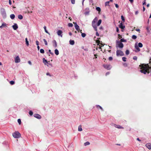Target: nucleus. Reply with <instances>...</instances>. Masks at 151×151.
<instances>
[{"instance_id": "obj_43", "label": "nucleus", "mask_w": 151, "mask_h": 151, "mask_svg": "<svg viewBox=\"0 0 151 151\" xmlns=\"http://www.w3.org/2000/svg\"><path fill=\"white\" fill-rule=\"evenodd\" d=\"M33 112L32 111H30L29 112V114L30 116H32L33 115Z\"/></svg>"}, {"instance_id": "obj_37", "label": "nucleus", "mask_w": 151, "mask_h": 151, "mask_svg": "<svg viewBox=\"0 0 151 151\" xmlns=\"http://www.w3.org/2000/svg\"><path fill=\"white\" fill-rule=\"evenodd\" d=\"M68 26L69 27H72L73 26V24L71 23H69L68 24Z\"/></svg>"}, {"instance_id": "obj_24", "label": "nucleus", "mask_w": 151, "mask_h": 151, "mask_svg": "<svg viewBox=\"0 0 151 151\" xmlns=\"http://www.w3.org/2000/svg\"><path fill=\"white\" fill-rule=\"evenodd\" d=\"M18 18L19 19L21 20L23 19V17L22 15L21 14H19L18 16Z\"/></svg>"}, {"instance_id": "obj_62", "label": "nucleus", "mask_w": 151, "mask_h": 151, "mask_svg": "<svg viewBox=\"0 0 151 151\" xmlns=\"http://www.w3.org/2000/svg\"><path fill=\"white\" fill-rule=\"evenodd\" d=\"M129 1L131 2V3H132L133 2V0H129Z\"/></svg>"}, {"instance_id": "obj_53", "label": "nucleus", "mask_w": 151, "mask_h": 151, "mask_svg": "<svg viewBox=\"0 0 151 151\" xmlns=\"http://www.w3.org/2000/svg\"><path fill=\"white\" fill-rule=\"evenodd\" d=\"M116 31L117 33H119V30L118 28L117 27H116Z\"/></svg>"}, {"instance_id": "obj_31", "label": "nucleus", "mask_w": 151, "mask_h": 151, "mask_svg": "<svg viewBox=\"0 0 151 151\" xmlns=\"http://www.w3.org/2000/svg\"><path fill=\"white\" fill-rule=\"evenodd\" d=\"M96 10L97 11L99 12H100L101 11V8L100 7H97L96 8Z\"/></svg>"}, {"instance_id": "obj_40", "label": "nucleus", "mask_w": 151, "mask_h": 151, "mask_svg": "<svg viewBox=\"0 0 151 151\" xmlns=\"http://www.w3.org/2000/svg\"><path fill=\"white\" fill-rule=\"evenodd\" d=\"M121 18L123 22H125V19H124V17H123V15L121 16Z\"/></svg>"}, {"instance_id": "obj_9", "label": "nucleus", "mask_w": 151, "mask_h": 151, "mask_svg": "<svg viewBox=\"0 0 151 151\" xmlns=\"http://www.w3.org/2000/svg\"><path fill=\"white\" fill-rule=\"evenodd\" d=\"M119 28H121L122 29V31L123 32V29H124V28H125V26L123 24V23H121L119 25Z\"/></svg>"}, {"instance_id": "obj_21", "label": "nucleus", "mask_w": 151, "mask_h": 151, "mask_svg": "<svg viewBox=\"0 0 151 151\" xmlns=\"http://www.w3.org/2000/svg\"><path fill=\"white\" fill-rule=\"evenodd\" d=\"M55 53L57 55H59V52L58 49H55Z\"/></svg>"}, {"instance_id": "obj_16", "label": "nucleus", "mask_w": 151, "mask_h": 151, "mask_svg": "<svg viewBox=\"0 0 151 151\" xmlns=\"http://www.w3.org/2000/svg\"><path fill=\"white\" fill-rule=\"evenodd\" d=\"M145 146L149 150L151 149V144L150 143H147Z\"/></svg>"}, {"instance_id": "obj_45", "label": "nucleus", "mask_w": 151, "mask_h": 151, "mask_svg": "<svg viewBox=\"0 0 151 151\" xmlns=\"http://www.w3.org/2000/svg\"><path fill=\"white\" fill-rule=\"evenodd\" d=\"M122 60L123 61L125 62L126 61V58L125 57H123L122 58Z\"/></svg>"}, {"instance_id": "obj_56", "label": "nucleus", "mask_w": 151, "mask_h": 151, "mask_svg": "<svg viewBox=\"0 0 151 151\" xmlns=\"http://www.w3.org/2000/svg\"><path fill=\"white\" fill-rule=\"evenodd\" d=\"M146 0H145L144 1V2L143 3V5H146Z\"/></svg>"}, {"instance_id": "obj_12", "label": "nucleus", "mask_w": 151, "mask_h": 151, "mask_svg": "<svg viewBox=\"0 0 151 151\" xmlns=\"http://www.w3.org/2000/svg\"><path fill=\"white\" fill-rule=\"evenodd\" d=\"M57 34L58 36H60L61 37H62V32L61 30H59L57 31Z\"/></svg>"}, {"instance_id": "obj_32", "label": "nucleus", "mask_w": 151, "mask_h": 151, "mask_svg": "<svg viewBox=\"0 0 151 151\" xmlns=\"http://www.w3.org/2000/svg\"><path fill=\"white\" fill-rule=\"evenodd\" d=\"M90 142H89L87 141L84 143V145L85 146H86L90 145Z\"/></svg>"}, {"instance_id": "obj_3", "label": "nucleus", "mask_w": 151, "mask_h": 151, "mask_svg": "<svg viewBox=\"0 0 151 151\" xmlns=\"http://www.w3.org/2000/svg\"><path fill=\"white\" fill-rule=\"evenodd\" d=\"M116 47L117 48H119L120 49L124 47L123 44L119 40H116Z\"/></svg>"}, {"instance_id": "obj_6", "label": "nucleus", "mask_w": 151, "mask_h": 151, "mask_svg": "<svg viewBox=\"0 0 151 151\" xmlns=\"http://www.w3.org/2000/svg\"><path fill=\"white\" fill-rule=\"evenodd\" d=\"M116 55L117 56H122L124 55V54L122 51L117 50L116 52Z\"/></svg>"}, {"instance_id": "obj_28", "label": "nucleus", "mask_w": 151, "mask_h": 151, "mask_svg": "<svg viewBox=\"0 0 151 151\" xmlns=\"http://www.w3.org/2000/svg\"><path fill=\"white\" fill-rule=\"evenodd\" d=\"M120 41L122 43V42H126L127 40L124 38H122L121 39Z\"/></svg>"}, {"instance_id": "obj_34", "label": "nucleus", "mask_w": 151, "mask_h": 151, "mask_svg": "<svg viewBox=\"0 0 151 151\" xmlns=\"http://www.w3.org/2000/svg\"><path fill=\"white\" fill-rule=\"evenodd\" d=\"M137 38V37L136 35H133L132 36V39H134V40H135Z\"/></svg>"}, {"instance_id": "obj_35", "label": "nucleus", "mask_w": 151, "mask_h": 151, "mask_svg": "<svg viewBox=\"0 0 151 151\" xmlns=\"http://www.w3.org/2000/svg\"><path fill=\"white\" fill-rule=\"evenodd\" d=\"M125 53L126 55H128L129 53V50H126V52H125Z\"/></svg>"}, {"instance_id": "obj_49", "label": "nucleus", "mask_w": 151, "mask_h": 151, "mask_svg": "<svg viewBox=\"0 0 151 151\" xmlns=\"http://www.w3.org/2000/svg\"><path fill=\"white\" fill-rule=\"evenodd\" d=\"M71 3L72 4H74L75 0H70Z\"/></svg>"}, {"instance_id": "obj_50", "label": "nucleus", "mask_w": 151, "mask_h": 151, "mask_svg": "<svg viewBox=\"0 0 151 151\" xmlns=\"http://www.w3.org/2000/svg\"><path fill=\"white\" fill-rule=\"evenodd\" d=\"M133 59L134 60H137V57L136 56H134L133 57Z\"/></svg>"}, {"instance_id": "obj_10", "label": "nucleus", "mask_w": 151, "mask_h": 151, "mask_svg": "<svg viewBox=\"0 0 151 151\" xmlns=\"http://www.w3.org/2000/svg\"><path fill=\"white\" fill-rule=\"evenodd\" d=\"M20 61V59L19 56H17L15 58V62L16 63H19Z\"/></svg>"}, {"instance_id": "obj_59", "label": "nucleus", "mask_w": 151, "mask_h": 151, "mask_svg": "<svg viewBox=\"0 0 151 151\" xmlns=\"http://www.w3.org/2000/svg\"><path fill=\"white\" fill-rule=\"evenodd\" d=\"M28 63L30 65H32V63H31V62L30 61H28Z\"/></svg>"}, {"instance_id": "obj_58", "label": "nucleus", "mask_w": 151, "mask_h": 151, "mask_svg": "<svg viewBox=\"0 0 151 151\" xmlns=\"http://www.w3.org/2000/svg\"><path fill=\"white\" fill-rule=\"evenodd\" d=\"M9 4L10 5H11L12 4V1L11 0H9Z\"/></svg>"}, {"instance_id": "obj_13", "label": "nucleus", "mask_w": 151, "mask_h": 151, "mask_svg": "<svg viewBox=\"0 0 151 151\" xmlns=\"http://www.w3.org/2000/svg\"><path fill=\"white\" fill-rule=\"evenodd\" d=\"M12 27L14 30H17L18 28V26L16 23H14V24L12 26Z\"/></svg>"}, {"instance_id": "obj_55", "label": "nucleus", "mask_w": 151, "mask_h": 151, "mask_svg": "<svg viewBox=\"0 0 151 151\" xmlns=\"http://www.w3.org/2000/svg\"><path fill=\"white\" fill-rule=\"evenodd\" d=\"M115 7L116 8H119V5L117 4H115Z\"/></svg>"}, {"instance_id": "obj_47", "label": "nucleus", "mask_w": 151, "mask_h": 151, "mask_svg": "<svg viewBox=\"0 0 151 151\" xmlns=\"http://www.w3.org/2000/svg\"><path fill=\"white\" fill-rule=\"evenodd\" d=\"M89 11H86L84 13V14L86 15H88L89 14Z\"/></svg>"}, {"instance_id": "obj_60", "label": "nucleus", "mask_w": 151, "mask_h": 151, "mask_svg": "<svg viewBox=\"0 0 151 151\" xmlns=\"http://www.w3.org/2000/svg\"><path fill=\"white\" fill-rule=\"evenodd\" d=\"M109 74H110V72H107L106 73V76L109 75Z\"/></svg>"}, {"instance_id": "obj_14", "label": "nucleus", "mask_w": 151, "mask_h": 151, "mask_svg": "<svg viewBox=\"0 0 151 151\" xmlns=\"http://www.w3.org/2000/svg\"><path fill=\"white\" fill-rule=\"evenodd\" d=\"M74 24L75 29L77 31H78L80 30V28L79 26L77 24V23L76 22L74 23Z\"/></svg>"}, {"instance_id": "obj_7", "label": "nucleus", "mask_w": 151, "mask_h": 151, "mask_svg": "<svg viewBox=\"0 0 151 151\" xmlns=\"http://www.w3.org/2000/svg\"><path fill=\"white\" fill-rule=\"evenodd\" d=\"M149 20L148 19L147 22V26L146 27V29L147 32L150 33V31L151 30V28L149 26Z\"/></svg>"}, {"instance_id": "obj_42", "label": "nucleus", "mask_w": 151, "mask_h": 151, "mask_svg": "<svg viewBox=\"0 0 151 151\" xmlns=\"http://www.w3.org/2000/svg\"><path fill=\"white\" fill-rule=\"evenodd\" d=\"M109 1H106L105 2V6H109Z\"/></svg>"}, {"instance_id": "obj_8", "label": "nucleus", "mask_w": 151, "mask_h": 151, "mask_svg": "<svg viewBox=\"0 0 151 151\" xmlns=\"http://www.w3.org/2000/svg\"><path fill=\"white\" fill-rule=\"evenodd\" d=\"M103 66L104 68L107 70H110L111 68V66L110 65H108L104 64L103 65Z\"/></svg>"}, {"instance_id": "obj_39", "label": "nucleus", "mask_w": 151, "mask_h": 151, "mask_svg": "<svg viewBox=\"0 0 151 151\" xmlns=\"http://www.w3.org/2000/svg\"><path fill=\"white\" fill-rule=\"evenodd\" d=\"M43 40L44 42V43H45V45H47V41L45 39H43Z\"/></svg>"}, {"instance_id": "obj_15", "label": "nucleus", "mask_w": 151, "mask_h": 151, "mask_svg": "<svg viewBox=\"0 0 151 151\" xmlns=\"http://www.w3.org/2000/svg\"><path fill=\"white\" fill-rule=\"evenodd\" d=\"M52 43L53 44V46L55 48L57 47V43L55 40H54L52 41Z\"/></svg>"}, {"instance_id": "obj_38", "label": "nucleus", "mask_w": 151, "mask_h": 151, "mask_svg": "<svg viewBox=\"0 0 151 151\" xmlns=\"http://www.w3.org/2000/svg\"><path fill=\"white\" fill-rule=\"evenodd\" d=\"M14 81H11L10 82V83L12 85H14Z\"/></svg>"}, {"instance_id": "obj_29", "label": "nucleus", "mask_w": 151, "mask_h": 151, "mask_svg": "<svg viewBox=\"0 0 151 151\" xmlns=\"http://www.w3.org/2000/svg\"><path fill=\"white\" fill-rule=\"evenodd\" d=\"M82 130V129L81 127V126L80 125L79 126L78 128V131H81Z\"/></svg>"}, {"instance_id": "obj_61", "label": "nucleus", "mask_w": 151, "mask_h": 151, "mask_svg": "<svg viewBox=\"0 0 151 151\" xmlns=\"http://www.w3.org/2000/svg\"><path fill=\"white\" fill-rule=\"evenodd\" d=\"M46 75H47V76H51V75H50V73H46Z\"/></svg>"}, {"instance_id": "obj_4", "label": "nucleus", "mask_w": 151, "mask_h": 151, "mask_svg": "<svg viewBox=\"0 0 151 151\" xmlns=\"http://www.w3.org/2000/svg\"><path fill=\"white\" fill-rule=\"evenodd\" d=\"M1 13L4 18H5L6 17V14L5 9L3 8L1 9Z\"/></svg>"}, {"instance_id": "obj_48", "label": "nucleus", "mask_w": 151, "mask_h": 151, "mask_svg": "<svg viewBox=\"0 0 151 151\" xmlns=\"http://www.w3.org/2000/svg\"><path fill=\"white\" fill-rule=\"evenodd\" d=\"M135 48L138 52H139L140 51V49L138 47L135 46Z\"/></svg>"}, {"instance_id": "obj_64", "label": "nucleus", "mask_w": 151, "mask_h": 151, "mask_svg": "<svg viewBox=\"0 0 151 151\" xmlns=\"http://www.w3.org/2000/svg\"><path fill=\"white\" fill-rule=\"evenodd\" d=\"M118 36H119V38H121V37H122L121 35H120V34H118Z\"/></svg>"}, {"instance_id": "obj_23", "label": "nucleus", "mask_w": 151, "mask_h": 151, "mask_svg": "<svg viewBox=\"0 0 151 151\" xmlns=\"http://www.w3.org/2000/svg\"><path fill=\"white\" fill-rule=\"evenodd\" d=\"M15 17V16L14 14H11L10 15V17L12 19H14Z\"/></svg>"}, {"instance_id": "obj_17", "label": "nucleus", "mask_w": 151, "mask_h": 151, "mask_svg": "<svg viewBox=\"0 0 151 151\" xmlns=\"http://www.w3.org/2000/svg\"><path fill=\"white\" fill-rule=\"evenodd\" d=\"M114 126L115 127L118 128V129H123L124 127H123L122 126L117 124H114Z\"/></svg>"}, {"instance_id": "obj_44", "label": "nucleus", "mask_w": 151, "mask_h": 151, "mask_svg": "<svg viewBox=\"0 0 151 151\" xmlns=\"http://www.w3.org/2000/svg\"><path fill=\"white\" fill-rule=\"evenodd\" d=\"M89 1L90 4H92V5L93 4V0H89Z\"/></svg>"}, {"instance_id": "obj_2", "label": "nucleus", "mask_w": 151, "mask_h": 151, "mask_svg": "<svg viewBox=\"0 0 151 151\" xmlns=\"http://www.w3.org/2000/svg\"><path fill=\"white\" fill-rule=\"evenodd\" d=\"M98 18L97 17H96L93 19L92 22V25L93 28H94L95 31H96V36H99V34L97 32V27L96 25V23L98 21Z\"/></svg>"}, {"instance_id": "obj_51", "label": "nucleus", "mask_w": 151, "mask_h": 151, "mask_svg": "<svg viewBox=\"0 0 151 151\" xmlns=\"http://www.w3.org/2000/svg\"><path fill=\"white\" fill-rule=\"evenodd\" d=\"M113 60V58L112 57H110L109 58V60L110 61H111Z\"/></svg>"}, {"instance_id": "obj_5", "label": "nucleus", "mask_w": 151, "mask_h": 151, "mask_svg": "<svg viewBox=\"0 0 151 151\" xmlns=\"http://www.w3.org/2000/svg\"><path fill=\"white\" fill-rule=\"evenodd\" d=\"M13 137L15 138H18L21 136V134L18 132H16L12 134Z\"/></svg>"}, {"instance_id": "obj_30", "label": "nucleus", "mask_w": 151, "mask_h": 151, "mask_svg": "<svg viewBox=\"0 0 151 151\" xmlns=\"http://www.w3.org/2000/svg\"><path fill=\"white\" fill-rule=\"evenodd\" d=\"M138 46L139 47H142L143 45H142V44L141 43L139 42L138 44Z\"/></svg>"}, {"instance_id": "obj_1", "label": "nucleus", "mask_w": 151, "mask_h": 151, "mask_svg": "<svg viewBox=\"0 0 151 151\" xmlns=\"http://www.w3.org/2000/svg\"><path fill=\"white\" fill-rule=\"evenodd\" d=\"M140 67V71L144 74H146L147 73L149 74L150 71L149 69L150 67L149 66L148 64H142L139 65Z\"/></svg>"}, {"instance_id": "obj_22", "label": "nucleus", "mask_w": 151, "mask_h": 151, "mask_svg": "<svg viewBox=\"0 0 151 151\" xmlns=\"http://www.w3.org/2000/svg\"><path fill=\"white\" fill-rule=\"evenodd\" d=\"M96 107H97L98 108H99L102 111H104V109H103V108L100 105H96Z\"/></svg>"}, {"instance_id": "obj_36", "label": "nucleus", "mask_w": 151, "mask_h": 151, "mask_svg": "<svg viewBox=\"0 0 151 151\" xmlns=\"http://www.w3.org/2000/svg\"><path fill=\"white\" fill-rule=\"evenodd\" d=\"M1 25L2 27H4L6 26L7 24L5 23H3Z\"/></svg>"}, {"instance_id": "obj_11", "label": "nucleus", "mask_w": 151, "mask_h": 151, "mask_svg": "<svg viewBox=\"0 0 151 151\" xmlns=\"http://www.w3.org/2000/svg\"><path fill=\"white\" fill-rule=\"evenodd\" d=\"M34 116L35 117L39 119H40L41 118V116L38 114H35L34 115Z\"/></svg>"}, {"instance_id": "obj_41", "label": "nucleus", "mask_w": 151, "mask_h": 151, "mask_svg": "<svg viewBox=\"0 0 151 151\" xmlns=\"http://www.w3.org/2000/svg\"><path fill=\"white\" fill-rule=\"evenodd\" d=\"M81 36L83 37H84L86 36V34L85 33H82Z\"/></svg>"}, {"instance_id": "obj_18", "label": "nucleus", "mask_w": 151, "mask_h": 151, "mask_svg": "<svg viewBox=\"0 0 151 151\" xmlns=\"http://www.w3.org/2000/svg\"><path fill=\"white\" fill-rule=\"evenodd\" d=\"M101 22H102L101 20V19H99L98 20V22L96 23V26H99L100 25V24H101Z\"/></svg>"}, {"instance_id": "obj_46", "label": "nucleus", "mask_w": 151, "mask_h": 151, "mask_svg": "<svg viewBox=\"0 0 151 151\" xmlns=\"http://www.w3.org/2000/svg\"><path fill=\"white\" fill-rule=\"evenodd\" d=\"M17 122L19 124H21V121L20 119H18L17 120Z\"/></svg>"}, {"instance_id": "obj_63", "label": "nucleus", "mask_w": 151, "mask_h": 151, "mask_svg": "<svg viewBox=\"0 0 151 151\" xmlns=\"http://www.w3.org/2000/svg\"><path fill=\"white\" fill-rule=\"evenodd\" d=\"M135 30L137 32H139L140 31V30L139 29H136Z\"/></svg>"}, {"instance_id": "obj_33", "label": "nucleus", "mask_w": 151, "mask_h": 151, "mask_svg": "<svg viewBox=\"0 0 151 151\" xmlns=\"http://www.w3.org/2000/svg\"><path fill=\"white\" fill-rule=\"evenodd\" d=\"M40 52L42 54H43L45 53L44 50L42 49H40Z\"/></svg>"}, {"instance_id": "obj_25", "label": "nucleus", "mask_w": 151, "mask_h": 151, "mask_svg": "<svg viewBox=\"0 0 151 151\" xmlns=\"http://www.w3.org/2000/svg\"><path fill=\"white\" fill-rule=\"evenodd\" d=\"M26 44L27 46H28L29 45V42L28 40L27 39V38H26L25 39Z\"/></svg>"}, {"instance_id": "obj_20", "label": "nucleus", "mask_w": 151, "mask_h": 151, "mask_svg": "<svg viewBox=\"0 0 151 151\" xmlns=\"http://www.w3.org/2000/svg\"><path fill=\"white\" fill-rule=\"evenodd\" d=\"M70 44L72 45H73L75 44V42L74 40H70L69 41Z\"/></svg>"}, {"instance_id": "obj_19", "label": "nucleus", "mask_w": 151, "mask_h": 151, "mask_svg": "<svg viewBox=\"0 0 151 151\" xmlns=\"http://www.w3.org/2000/svg\"><path fill=\"white\" fill-rule=\"evenodd\" d=\"M42 60L43 62L45 65H46L48 63L47 61L44 58H43Z\"/></svg>"}, {"instance_id": "obj_26", "label": "nucleus", "mask_w": 151, "mask_h": 151, "mask_svg": "<svg viewBox=\"0 0 151 151\" xmlns=\"http://www.w3.org/2000/svg\"><path fill=\"white\" fill-rule=\"evenodd\" d=\"M44 29L45 30V32H46V33L49 34V35H50V33L48 32V31H47V30L46 29V26H44Z\"/></svg>"}, {"instance_id": "obj_27", "label": "nucleus", "mask_w": 151, "mask_h": 151, "mask_svg": "<svg viewBox=\"0 0 151 151\" xmlns=\"http://www.w3.org/2000/svg\"><path fill=\"white\" fill-rule=\"evenodd\" d=\"M100 44V41H98V44H97V45H99V49H101V47H103L104 46V45H103L102 46H101L100 45H99V44Z\"/></svg>"}, {"instance_id": "obj_54", "label": "nucleus", "mask_w": 151, "mask_h": 151, "mask_svg": "<svg viewBox=\"0 0 151 151\" xmlns=\"http://www.w3.org/2000/svg\"><path fill=\"white\" fill-rule=\"evenodd\" d=\"M36 43L37 45H39V42L37 40L36 41Z\"/></svg>"}, {"instance_id": "obj_52", "label": "nucleus", "mask_w": 151, "mask_h": 151, "mask_svg": "<svg viewBox=\"0 0 151 151\" xmlns=\"http://www.w3.org/2000/svg\"><path fill=\"white\" fill-rule=\"evenodd\" d=\"M48 52H49V53L50 54H51V55H53V53H52V52H51V50H48Z\"/></svg>"}, {"instance_id": "obj_57", "label": "nucleus", "mask_w": 151, "mask_h": 151, "mask_svg": "<svg viewBox=\"0 0 151 151\" xmlns=\"http://www.w3.org/2000/svg\"><path fill=\"white\" fill-rule=\"evenodd\" d=\"M123 65L125 67H127V64L126 63H124Z\"/></svg>"}]
</instances>
